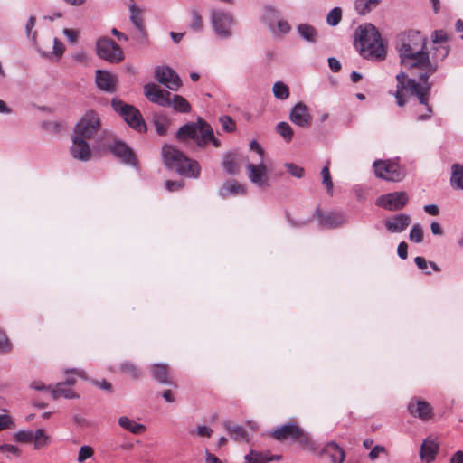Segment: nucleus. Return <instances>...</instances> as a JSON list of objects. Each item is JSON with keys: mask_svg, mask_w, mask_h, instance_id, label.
Returning <instances> with one entry per match:
<instances>
[{"mask_svg": "<svg viewBox=\"0 0 463 463\" xmlns=\"http://www.w3.org/2000/svg\"><path fill=\"white\" fill-rule=\"evenodd\" d=\"M430 75L424 71L419 76V80L408 78L407 74L401 71L396 75V90L393 93L396 103L399 107L405 105L406 100L402 97V91L407 90L411 96L417 97L419 102L426 107V114H420L417 117L418 121H425L431 118L433 110L429 105V98L432 83L429 81Z\"/></svg>", "mask_w": 463, "mask_h": 463, "instance_id": "obj_1", "label": "nucleus"}, {"mask_svg": "<svg viewBox=\"0 0 463 463\" xmlns=\"http://www.w3.org/2000/svg\"><path fill=\"white\" fill-rule=\"evenodd\" d=\"M430 75L424 71L419 76V80L408 78L407 74L401 71L396 75V90L393 93L396 103L399 107L405 105L406 100L402 97V91L407 90L411 96L417 97L419 102L426 107V114H420L417 117L418 121H425L431 118L433 110L429 105V98L432 83L429 81Z\"/></svg>", "mask_w": 463, "mask_h": 463, "instance_id": "obj_2", "label": "nucleus"}, {"mask_svg": "<svg viewBox=\"0 0 463 463\" xmlns=\"http://www.w3.org/2000/svg\"><path fill=\"white\" fill-rule=\"evenodd\" d=\"M354 46L360 55L372 61H383L386 57V50L381 34L372 24L360 25L354 35Z\"/></svg>", "mask_w": 463, "mask_h": 463, "instance_id": "obj_3", "label": "nucleus"}, {"mask_svg": "<svg viewBox=\"0 0 463 463\" xmlns=\"http://www.w3.org/2000/svg\"><path fill=\"white\" fill-rule=\"evenodd\" d=\"M426 43L427 38L419 31L411 30L401 34L396 44L401 64L408 68L420 57L428 53Z\"/></svg>", "mask_w": 463, "mask_h": 463, "instance_id": "obj_4", "label": "nucleus"}, {"mask_svg": "<svg viewBox=\"0 0 463 463\" xmlns=\"http://www.w3.org/2000/svg\"><path fill=\"white\" fill-rule=\"evenodd\" d=\"M176 138L180 141L193 139L199 147H204L209 142L215 147L221 146V141L215 138L212 127L200 117L196 122L183 125L176 133Z\"/></svg>", "mask_w": 463, "mask_h": 463, "instance_id": "obj_5", "label": "nucleus"}, {"mask_svg": "<svg viewBox=\"0 0 463 463\" xmlns=\"http://www.w3.org/2000/svg\"><path fill=\"white\" fill-rule=\"evenodd\" d=\"M163 157L166 166L180 175L197 178L200 175V165L195 160L189 159L184 154L173 146L163 147Z\"/></svg>", "mask_w": 463, "mask_h": 463, "instance_id": "obj_6", "label": "nucleus"}, {"mask_svg": "<svg viewBox=\"0 0 463 463\" xmlns=\"http://www.w3.org/2000/svg\"><path fill=\"white\" fill-rule=\"evenodd\" d=\"M111 107L125 122L138 132H146V125L143 119L140 111L134 106L125 103L118 98H113Z\"/></svg>", "mask_w": 463, "mask_h": 463, "instance_id": "obj_7", "label": "nucleus"}, {"mask_svg": "<svg viewBox=\"0 0 463 463\" xmlns=\"http://www.w3.org/2000/svg\"><path fill=\"white\" fill-rule=\"evenodd\" d=\"M211 23L218 38L224 40L232 37L235 19L231 13L218 9L212 10Z\"/></svg>", "mask_w": 463, "mask_h": 463, "instance_id": "obj_8", "label": "nucleus"}, {"mask_svg": "<svg viewBox=\"0 0 463 463\" xmlns=\"http://www.w3.org/2000/svg\"><path fill=\"white\" fill-rule=\"evenodd\" d=\"M373 166L375 175L383 180L399 182L405 176L404 169L394 160H375Z\"/></svg>", "mask_w": 463, "mask_h": 463, "instance_id": "obj_9", "label": "nucleus"}, {"mask_svg": "<svg viewBox=\"0 0 463 463\" xmlns=\"http://www.w3.org/2000/svg\"><path fill=\"white\" fill-rule=\"evenodd\" d=\"M98 57L110 63H118L124 60V52L120 46L109 37H101L96 42Z\"/></svg>", "mask_w": 463, "mask_h": 463, "instance_id": "obj_10", "label": "nucleus"}, {"mask_svg": "<svg viewBox=\"0 0 463 463\" xmlns=\"http://www.w3.org/2000/svg\"><path fill=\"white\" fill-rule=\"evenodd\" d=\"M100 128L99 115L94 110H88L76 124L74 132L85 138H92L98 134Z\"/></svg>", "mask_w": 463, "mask_h": 463, "instance_id": "obj_11", "label": "nucleus"}, {"mask_svg": "<svg viewBox=\"0 0 463 463\" xmlns=\"http://www.w3.org/2000/svg\"><path fill=\"white\" fill-rule=\"evenodd\" d=\"M111 143L107 144L108 149L122 163L135 165V156L132 150L121 140L116 139L111 132H105Z\"/></svg>", "mask_w": 463, "mask_h": 463, "instance_id": "obj_12", "label": "nucleus"}, {"mask_svg": "<svg viewBox=\"0 0 463 463\" xmlns=\"http://www.w3.org/2000/svg\"><path fill=\"white\" fill-rule=\"evenodd\" d=\"M409 197L405 192H393L381 195L376 205L389 211H399L402 209L408 203Z\"/></svg>", "mask_w": 463, "mask_h": 463, "instance_id": "obj_13", "label": "nucleus"}, {"mask_svg": "<svg viewBox=\"0 0 463 463\" xmlns=\"http://www.w3.org/2000/svg\"><path fill=\"white\" fill-rule=\"evenodd\" d=\"M155 79L171 90H177L182 80L178 74L168 66H157L155 69Z\"/></svg>", "mask_w": 463, "mask_h": 463, "instance_id": "obj_14", "label": "nucleus"}, {"mask_svg": "<svg viewBox=\"0 0 463 463\" xmlns=\"http://www.w3.org/2000/svg\"><path fill=\"white\" fill-rule=\"evenodd\" d=\"M262 161L263 159H260L258 165L249 163L246 167L250 181L259 188L265 189L269 187V183L267 175V168Z\"/></svg>", "mask_w": 463, "mask_h": 463, "instance_id": "obj_15", "label": "nucleus"}, {"mask_svg": "<svg viewBox=\"0 0 463 463\" xmlns=\"http://www.w3.org/2000/svg\"><path fill=\"white\" fill-rule=\"evenodd\" d=\"M144 94L146 98L156 104L162 107H168L170 92L168 90H162L159 86L155 83H147L144 86Z\"/></svg>", "mask_w": 463, "mask_h": 463, "instance_id": "obj_16", "label": "nucleus"}, {"mask_svg": "<svg viewBox=\"0 0 463 463\" xmlns=\"http://www.w3.org/2000/svg\"><path fill=\"white\" fill-rule=\"evenodd\" d=\"M288 118L293 124L301 128L309 127L312 119L308 107L301 101L293 106Z\"/></svg>", "mask_w": 463, "mask_h": 463, "instance_id": "obj_17", "label": "nucleus"}, {"mask_svg": "<svg viewBox=\"0 0 463 463\" xmlns=\"http://www.w3.org/2000/svg\"><path fill=\"white\" fill-rule=\"evenodd\" d=\"M408 411L413 417L419 418L425 421L432 417V407L431 405L418 398H413L408 404Z\"/></svg>", "mask_w": 463, "mask_h": 463, "instance_id": "obj_18", "label": "nucleus"}, {"mask_svg": "<svg viewBox=\"0 0 463 463\" xmlns=\"http://www.w3.org/2000/svg\"><path fill=\"white\" fill-rule=\"evenodd\" d=\"M319 218L320 225L328 229H335L347 223V218L342 212H331L322 214L319 209L315 213Z\"/></svg>", "mask_w": 463, "mask_h": 463, "instance_id": "obj_19", "label": "nucleus"}, {"mask_svg": "<svg viewBox=\"0 0 463 463\" xmlns=\"http://www.w3.org/2000/svg\"><path fill=\"white\" fill-rule=\"evenodd\" d=\"M86 138L75 134L72 137V145L71 146V153L75 159L80 161H88L90 158L91 153Z\"/></svg>", "mask_w": 463, "mask_h": 463, "instance_id": "obj_20", "label": "nucleus"}, {"mask_svg": "<svg viewBox=\"0 0 463 463\" xmlns=\"http://www.w3.org/2000/svg\"><path fill=\"white\" fill-rule=\"evenodd\" d=\"M95 81L99 89L103 91L113 93L116 91L117 76L102 70L96 71Z\"/></svg>", "mask_w": 463, "mask_h": 463, "instance_id": "obj_21", "label": "nucleus"}, {"mask_svg": "<svg viewBox=\"0 0 463 463\" xmlns=\"http://www.w3.org/2000/svg\"><path fill=\"white\" fill-rule=\"evenodd\" d=\"M411 218L407 213H399L385 222L386 229L392 233H400L410 225Z\"/></svg>", "mask_w": 463, "mask_h": 463, "instance_id": "obj_22", "label": "nucleus"}, {"mask_svg": "<svg viewBox=\"0 0 463 463\" xmlns=\"http://www.w3.org/2000/svg\"><path fill=\"white\" fill-rule=\"evenodd\" d=\"M301 433V428L292 422L286 423L273 430L272 436L278 440L288 438L296 439Z\"/></svg>", "mask_w": 463, "mask_h": 463, "instance_id": "obj_23", "label": "nucleus"}, {"mask_svg": "<svg viewBox=\"0 0 463 463\" xmlns=\"http://www.w3.org/2000/svg\"><path fill=\"white\" fill-rule=\"evenodd\" d=\"M438 451L439 444L434 439L427 438L421 444L420 457L421 460L430 463L434 460Z\"/></svg>", "mask_w": 463, "mask_h": 463, "instance_id": "obj_24", "label": "nucleus"}, {"mask_svg": "<svg viewBox=\"0 0 463 463\" xmlns=\"http://www.w3.org/2000/svg\"><path fill=\"white\" fill-rule=\"evenodd\" d=\"M322 453L328 456L332 463H343L345 457L344 449L334 441L326 443Z\"/></svg>", "mask_w": 463, "mask_h": 463, "instance_id": "obj_25", "label": "nucleus"}, {"mask_svg": "<svg viewBox=\"0 0 463 463\" xmlns=\"http://www.w3.org/2000/svg\"><path fill=\"white\" fill-rule=\"evenodd\" d=\"M281 17L280 12L272 5H265L262 8L260 20L264 23L269 31H273L274 24Z\"/></svg>", "mask_w": 463, "mask_h": 463, "instance_id": "obj_26", "label": "nucleus"}, {"mask_svg": "<svg viewBox=\"0 0 463 463\" xmlns=\"http://www.w3.org/2000/svg\"><path fill=\"white\" fill-rule=\"evenodd\" d=\"M409 69L417 68L421 71H424L428 72L430 76L434 74L439 68V65L437 62H432L430 60L429 52L425 55L420 57L414 63H411Z\"/></svg>", "mask_w": 463, "mask_h": 463, "instance_id": "obj_27", "label": "nucleus"}, {"mask_svg": "<svg viewBox=\"0 0 463 463\" xmlns=\"http://www.w3.org/2000/svg\"><path fill=\"white\" fill-rule=\"evenodd\" d=\"M298 35L309 43H316L318 38L317 30L311 24H299L297 26Z\"/></svg>", "mask_w": 463, "mask_h": 463, "instance_id": "obj_28", "label": "nucleus"}, {"mask_svg": "<svg viewBox=\"0 0 463 463\" xmlns=\"http://www.w3.org/2000/svg\"><path fill=\"white\" fill-rule=\"evenodd\" d=\"M245 193V186L235 180L225 182L219 191L220 196L223 198L231 194H244Z\"/></svg>", "mask_w": 463, "mask_h": 463, "instance_id": "obj_29", "label": "nucleus"}, {"mask_svg": "<svg viewBox=\"0 0 463 463\" xmlns=\"http://www.w3.org/2000/svg\"><path fill=\"white\" fill-rule=\"evenodd\" d=\"M130 21L133 25L137 28L142 37H145L146 31L144 26V21L142 17V10L135 4L129 6Z\"/></svg>", "mask_w": 463, "mask_h": 463, "instance_id": "obj_30", "label": "nucleus"}, {"mask_svg": "<svg viewBox=\"0 0 463 463\" xmlns=\"http://www.w3.org/2000/svg\"><path fill=\"white\" fill-rule=\"evenodd\" d=\"M151 373L155 380L163 384L169 383V369L166 364H155L151 367Z\"/></svg>", "mask_w": 463, "mask_h": 463, "instance_id": "obj_31", "label": "nucleus"}, {"mask_svg": "<svg viewBox=\"0 0 463 463\" xmlns=\"http://www.w3.org/2000/svg\"><path fill=\"white\" fill-rule=\"evenodd\" d=\"M118 425L122 429L128 430L135 435H138L146 430L145 425L137 423L127 416H121L118 418Z\"/></svg>", "mask_w": 463, "mask_h": 463, "instance_id": "obj_32", "label": "nucleus"}, {"mask_svg": "<svg viewBox=\"0 0 463 463\" xmlns=\"http://www.w3.org/2000/svg\"><path fill=\"white\" fill-rule=\"evenodd\" d=\"M51 396L54 400L60 397H64L67 399H73L78 397L73 390L71 389L70 386L65 385L64 383H58L56 386L51 390Z\"/></svg>", "mask_w": 463, "mask_h": 463, "instance_id": "obj_33", "label": "nucleus"}, {"mask_svg": "<svg viewBox=\"0 0 463 463\" xmlns=\"http://www.w3.org/2000/svg\"><path fill=\"white\" fill-rule=\"evenodd\" d=\"M280 456H271L258 452L255 450H250L249 454L245 455L244 461L245 463H268L273 460H279Z\"/></svg>", "mask_w": 463, "mask_h": 463, "instance_id": "obj_34", "label": "nucleus"}, {"mask_svg": "<svg viewBox=\"0 0 463 463\" xmlns=\"http://www.w3.org/2000/svg\"><path fill=\"white\" fill-rule=\"evenodd\" d=\"M169 106L172 107L175 111L187 113L191 109V106L189 102L180 95H172L169 96Z\"/></svg>", "mask_w": 463, "mask_h": 463, "instance_id": "obj_35", "label": "nucleus"}, {"mask_svg": "<svg viewBox=\"0 0 463 463\" xmlns=\"http://www.w3.org/2000/svg\"><path fill=\"white\" fill-rule=\"evenodd\" d=\"M381 3V0H355L354 10L359 15H365Z\"/></svg>", "mask_w": 463, "mask_h": 463, "instance_id": "obj_36", "label": "nucleus"}, {"mask_svg": "<svg viewBox=\"0 0 463 463\" xmlns=\"http://www.w3.org/2000/svg\"><path fill=\"white\" fill-rule=\"evenodd\" d=\"M224 427L229 434L237 441H247V432L241 425H232L231 422H225Z\"/></svg>", "mask_w": 463, "mask_h": 463, "instance_id": "obj_37", "label": "nucleus"}, {"mask_svg": "<svg viewBox=\"0 0 463 463\" xmlns=\"http://www.w3.org/2000/svg\"><path fill=\"white\" fill-rule=\"evenodd\" d=\"M64 44L58 39H53V50L52 52H44L36 46V50L43 58L51 59L52 56H56L60 59L64 52Z\"/></svg>", "mask_w": 463, "mask_h": 463, "instance_id": "obj_38", "label": "nucleus"}, {"mask_svg": "<svg viewBox=\"0 0 463 463\" xmlns=\"http://www.w3.org/2000/svg\"><path fill=\"white\" fill-rule=\"evenodd\" d=\"M451 169V186L463 190V166L458 164H454Z\"/></svg>", "mask_w": 463, "mask_h": 463, "instance_id": "obj_39", "label": "nucleus"}, {"mask_svg": "<svg viewBox=\"0 0 463 463\" xmlns=\"http://www.w3.org/2000/svg\"><path fill=\"white\" fill-rule=\"evenodd\" d=\"M170 124V119L162 114H156L154 116V125L156 127V133L159 136H165L167 134V128Z\"/></svg>", "mask_w": 463, "mask_h": 463, "instance_id": "obj_40", "label": "nucleus"}, {"mask_svg": "<svg viewBox=\"0 0 463 463\" xmlns=\"http://www.w3.org/2000/svg\"><path fill=\"white\" fill-rule=\"evenodd\" d=\"M222 167L229 175H235L239 173V168L236 164L234 154L227 153L224 155L222 160Z\"/></svg>", "mask_w": 463, "mask_h": 463, "instance_id": "obj_41", "label": "nucleus"}, {"mask_svg": "<svg viewBox=\"0 0 463 463\" xmlns=\"http://www.w3.org/2000/svg\"><path fill=\"white\" fill-rule=\"evenodd\" d=\"M33 448L34 449H40L48 445L50 437L46 434L43 429H38L33 433Z\"/></svg>", "mask_w": 463, "mask_h": 463, "instance_id": "obj_42", "label": "nucleus"}, {"mask_svg": "<svg viewBox=\"0 0 463 463\" xmlns=\"http://www.w3.org/2000/svg\"><path fill=\"white\" fill-rule=\"evenodd\" d=\"M272 91L274 97L280 100H285L289 97V89L282 81H277L273 84Z\"/></svg>", "mask_w": 463, "mask_h": 463, "instance_id": "obj_43", "label": "nucleus"}, {"mask_svg": "<svg viewBox=\"0 0 463 463\" xmlns=\"http://www.w3.org/2000/svg\"><path fill=\"white\" fill-rule=\"evenodd\" d=\"M414 262L419 269L422 270L425 274L430 275L431 272L428 270V266H430L432 270L439 271L440 269L437 266L435 262L430 261L428 262L425 258L418 256L414 259Z\"/></svg>", "mask_w": 463, "mask_h": 463, "instance_id": "obj_44", "label": "nucleus"}, {"mask_svg": "<svg viewBox=\"0 0 463 463\" xmlns=\"http://www.w3.org/2000/svg\"><path fill=\"white\" fill-rule=\"evenodd\" d=\"M276 132L287 142L290 141L293 137V129L290 125L285 121L277 124Z\"/></svg>", "mask_w": 463, "mask_h": 463, "instance_id": "obj_45", "label": "nucleus"}, {"mask_svg": "<svg viewBox=\"0 0 463 463\" xmlns=\"http://www.w3.org/2000/svg\"><path fill=\"white\" fill-rule=\"evenodd\" d=\"M273 31H270L272 34L279 35V34H287L290 32L291 26L288 23V21L284 20L283 18H279L276 21L274 24Z\"/></svg>", "mask_w": 463, "mask_h": 463, "instance_id": "obj_46", "label": "nucleus"}, {"mask_svg": "<svg viewBox=\"0 0 463 463\" xmlns=\"http://www.w3.org/2000/svg\"><path fill=\"white\" fill-rule=\"evenodd\" d=\"M342 19V9L338 6L334 7L326 15V23L330 26H336Z\"/></svg>", "mask_w": 463, "mask_h": 463, "instance_id": "obj_47", "label": "nucleus"}, {"mask_svg": "<svg viewBox=\"0 0 463 463\" xmlns=\"http://www.w3.org/2000/svg\"><path fill=\"white\" fill-rule=\"evenodd\" d=\"M121 370L133 379H138L141 375L140 369L131 362H124L120 364Z\"/></svg>", "mask_w": 463, "mask_h": 463, "instance_id": "obj_48", "label": "nucleus"}, {"mask_svg": "<svg viewBox=\"0 0 463 463\" xmlns=\"http://www.w3.org/2000/svg\"><path fill=\"white\" fill-rule=\"evenodd\" d=\"M321 175H322V184L325 185L327 193L329 194H333L334 184H333V181H332V178H331V175H330V171H329V166L328 165H325L322 168Z\"/></svg>", "mask_w": 463, "mask_h": 463, "instance_id": "obj_49", "label": "nucleus"}, {"mask_svg": "<svg viewBox=\"0 0 463 463\" xmlns=\"http://www.w3.org/2000/svg\"><path fill=\"white\" fill-rule=\"evenodd\" d=\"M409 239L415 243H420L423 241V230L420 223H415L411 229Z\"/></svg>", "mask_w": 463, "mask_h": 463, "instance_id": "obj_50", "label": "nucleus"}, {"mask_svg": "<svg viewBox=\"0 0 463 463\" xmlns=\"http://www.w3.org/2000/svg\"><path fill=\"white\" fill-rule=\"evenodd\" d=\"M33 439V432L30 430H20L14 434V440L20 443H29Z\"/></svg>", "mask_w": 463, "mask_h": 463, "instance_id": "obj_51", "label": "nucleus"}, {"mask_svg": "<svg viewBox=\"0 0 463 463\" xmlns=\"http://www.w3.org/2000/svg\"><path fill=\"white\" fill-rule=\"evenodd\" d=\"M35 17L34 16H30L26 24H25V33H26V35L27 37L32 41V43H33V45L36 47V32H33V29L35 25Z\"/></svg>", "mask_w": 463, "mask_h": 463, "instance_id": "obj_52", "label": "nucleus"}, {"mask_svg": "<svg viewBox=\"0 0 463 463\" xmlns=\"http://www.w3.org/2000/svg\"><path fill=\"white\" fill-rule=\"evenodd\" d=\"M190 28L195 32H199L203 28L202 17L196 10L191 11Z\"/></svg>", "mask_w": 463, "mask_h": 463, "instance_id": "obj_53", "label": "nucleus"}, {"mask_svg": "<svg viewBox=\"0 0 463 463\" xmlns=\"http://www.w3.org/2000/svg\"><path fill=\"white\" fill-rule=\"evenodd\" d=\"M65 373L67 374V377L63 383L67 386H71L76 383V378L73 375H70L71 373L78 375L79 377L86 378L85 372L83 370L71 369V370H67Z\"/></svg>", "mask_w": 463, "mask_h": 463, "instance_id": "obj_54", "label": "nucleus"}, {"mask_svg": "<svg viewBox=\"0 0 463 463\" xmlns=\"http://www.w3.org/2000/svg\"><path fill=\"white\" fill-rule=\"evenodd\" d=\"M285 167L287 168L288 172L294 177L301 178L304 175V168L293 163H286Z\"/></svg>", "mask_w": 463, "mask_h": 463, "instance_id": "obj_55", "label": "nucleus"}, {"mask_svg": "<svg viewBox=\"0 0 463 463\" xmlns=\"http://www.w3.org/2000/svg\"><path fill=\"white\" fill-rule=\"evenodd\" d=\"M14 427V422L11 416L6 413H0V431Z\"/></svg>", "mask_w": 463, "mask_h": 463, "instance_id": "obj_56", "label": "nucleus"}, {"mask_svg": "<svg viewBox=\"0 0 463 463\" xmlns=\"http://www.w3.org/2000/svg\"><path fill=\"white\" fill-rule=\"evenodd\" d=\"M12 349V343L6 335L0 330V353H8Z\"/></svg>", "mask_w": 463, "mask_h": 463, "instance_id": "obj_57", "label": "nucleus"}, {"mask_svg": "<svg viewBox=\"0 0 463 463\" xmlns=\"http://www.w3.org/2000/svg\"><path fill=\"white\" fill-rule=\"evenodd\" d=\"M93 455V449L90 446H82L78 454V461L82 463L87 458H90Z\"/></svg>", "mask_w": 463, "mask_h": 463, "instance_id": "obj_58", "label": "nucleus"}, {"mask_svg": "<svg viewBox=\"0 0 463 463\" xmlns=\"http://www.w3.org/2000/svg\"><path fill=\"white\" fill-rule=\"evenodd\" d=\"M434 43H445L449 40V34L443 30H436L431 34Z\"/></svg>", "mask_w": 463, "mask_h": 463, "instance_id": "obj_59", "label": "nucleus"}, {"mask_svg": "<svg viewBox=\"0 0 463 463\" xmlns=\"http://www.w3.org/2000/svg\"><path fill=\"white\" fill-rule=\"evenodd\" d=\"M71 59L77 63L83 64L88 61V53L84 51H79L71 55Z\"/></svg>", "mask_w": 463, "mask_h": 463, "instance_id": "obj_60", "label": "nucleus"}, {"mask_svg": "<svg viewBox=\"0 0 463 463\" xmlns=\"http://www.w3.org/2000/svg\"><path fill=\"white\" fill-rule=\"evenodd\" d=\"M222 128L227 132H232L235 129V123L230 117L221 118Z\"/></svg>", "mask_w": 463, "mask_h": 463, "instance_id": "obj_61", "label": "nucleus"}, {"mask_svg": "<svg viewBox=\"0 0 463 463\" xmlns=\"http://www.w3.org/2000/svg\"><path fill=\"white\" fill-rule=\"evenodd\" d=\"M63 34L66 36L67 40L71 43H75L79 37L78 32L73 29H63Z\"/></svg>", "mask_w": 463, "mask_h": 463, "instance_id": "obj_62", "label": "nucleus"}, {"mask_svg": "<svg viewBox=\"0 0 463 463\" xmlns=\"http://www.w3.org/2000/svg\"><path fill=\"white\" fill-rule=\"evenodd\" d=\"M165 188L169 191V192H174V191H178L180 190L184 184L182 181H171V180H168L165 182Z\"/></svg>", "mask_w": 463, "mask_h": 463, "instance_id": "obj_63", "label": "nucleus"}, {"mask_svg": "<svg viewBox=\"0 0 463 463\" xmlns=\"http://www.w3.org/2000/svg\"><path fill=\"white\" fill-rule=\"evenodd\" d=\"M383 452H385V448L380 445H376L369 452V458L371 460H375Z\"/></svg>", "mask_w": 463, "mask_h": 463, "instance_id": "obj_64", "label": "nucleus"}]
</instances>
